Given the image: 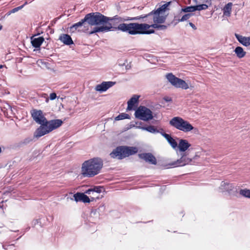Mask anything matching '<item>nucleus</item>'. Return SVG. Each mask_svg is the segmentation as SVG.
<instances>
[{
	"instance_id": "nucleus-55",
	"label": "nucleus",
	"mask_w": 250,
	"mask_h": 250,
	"mask_svg": "<svg viewBox=\"0 0 250 250\" xmlns=\"http://www.w3.org/2000/svg\"><path fill=\"white\" fill-rule=\"evenodd\" d=\"M0 26H2L1 24H0Z\"/></svg>"
},
{
	"instance_id": "nucleus-12",
	"label": "nucleus",
	"mask_w": 250,
	"mask_h": 250,
	"mask_svg": "<svg viewBox=\"0 0 250 250\" xmlns=\"http://www.w3.org/2000/svg\"><path fill=\"white\" fill-rule=\"evenodd\" d=\"M115 82H103L101 84H98L95 87V90L100 92H103L106 91L108 88L113 86Z\"/></svg>"
},
{
	"instance_id": "nucleus-21",
	"label": "nucleus",
	"mask_w": 250,
	"mask_h": 250,
	"mask_svg": "<svg viewBox=\"0 0 250 250\" xmlns=\"http://www.w3.org/2000/svg\"><path fill=\"white\" fill-rule=\"evenodd\" d=\"M234 51L237 57L239 59L243 58L246 54V52L244 51L243 48L240 46L236 47Z\"/></svg>"
},
{
	"instance_id": "nucleus-43",
	"label": "nucleus",
	"mask_w": 250,
	"mask_h": 250,
	"mask_svg": "<svg viewBox=\"0 0 250 250\" xmlns=\"http://www.w3.org/2000/svg\"><path fill=\"white\" fill-rule=\"evenodd\" d=\"M164 100L166 101L167 102H170L171 101V98L169 97H165L164 98Z\"/></svg>"
},
{
	"instance_id": "nucleus-34",
	"label": "nucleus",
	"mask_w": 250,
	"mask_h": 250,
	"mask_svg": "<svg viewBox=\"0 0 250 250\" xmlns=\"http://www.w3.org/2000/svg\"><path fill=\"white\" fill-rule=\"evenodd\" d=\"M82 201L83 203H89L90 201H91V200L88 196H87L84 193H82Z\"/></svg>"
},
{
	"instance_id": "nucleus-23",
	"label": "nucleus",
	"mask_w": 250,
	"mask_h": 250,
	"mask_svg": "<svg viewBox=\"0 0 250 250\" xmlns=\"http://www.w3.org/2000/svg\"><path fill=\"white\" fill-rule=\"evenodd\" d=\"M232 4L229 2L223 8V14L225 16L229 17L230 16Z\"/></svg>"
},
{
	"instance_id": "nucleus-53",
	"label": "nucleus",
	"mask_w": 250,
	"mask_h": 250,
	"mask_svg": "<svg viewBox=\"0 0 250 250\" xmlns=\"http://www.w3.org/2000/svg\"><path fill=\"white\" fill-rule=\"evenodd\" d=\"M1 147H0V153H1Z\"/></svg>"
},
{
	"instance_id": "nucleus-9",
	"label": "nucleus",
	"mask_w": 250,
	"mask_h": 250,
	"mask_svg": "<svg viewBox=\"0 0 250 250\" xmlns=\"http://www.w3.org/2000/svg\"><path fill=\"white\" fill-rule=\"evenodd\" d=\"M192 160L188 158V155L185 153H183L180 159L171 163H168L167 166L168 168L176 167H183L187 165H191Z\"/></svg>"
},
{
	"instance_id": "nucleus-8",
	"label": "nucleus",
	"mask_w": 250,
	"mask_h": 250,
	"mask_svg": "<svg viewBox=\"0 0 250 250\" xmlns=\"http://www.w3.org/2000/svg\"><path fill=\"white\" fill-rule=\"evenodd\" d=\"M166 77L168 82L175 87L181 88L183 89L188 88V84L185 81L175 77L172 73L167 74Z\"/></svg>"
},
{
	"instance_id": "nucleus-27",
	"label": "nucleus",
	"mask_w": 250,
	"mask_h": 250,
	"mask_svg": "<svg viewBox=\"0 0 250 250\" xmlns=\"http://www.w3.org/2000/svg\"><path fill=\"white\" fill-rule=\"evenodd\" d=\"M97 214L98 212H97V210H96L95 209H92L90 215V220L91 221H94L98 219L99 218H96V215H97Z\"/></svg>"
},
{
	"instance_id": "nucleus-46",
	"label": "nucleus",
	"mask_w": 250,
	"mask_h": 250,
	"mask_svg": "<svg viewBox=\"0 0 250 250\" xmlns=\"http://www.w3.org/2000/svg\"><path fill=\"white\" fill-rule=\"evenodd\" d=\"M118 63H119V65H121V66H123L125 64V63L124 62H121V60H119L118 61Z\"/></svg>"
},
{
	"instance_id": "nucleus-41",
	"label": "nucleus",
	"mask_w": 250,
	"mask_h": 250,
	"mask_svg": "<svg viewBox=\"0 0 250 250\" xmlns=\"http://www.w3.org/2000/svg\"><path fill=\"white\" fill-rule=\"evenodd\" d=\"M39 223H41L39 219H34L32 221V225L34 226L37 225Z\"/></svg>"
},
{
	"instance_id": "nucleus-54",
	"label": "nucleus",
	"mask_w": 250,
	"mask_h": 250,
	"mask_svg": "<svg viewBox=\"0 0 250 250\" xmlns=\"http://www.w3.org/2000/svg\"><path fill=\"white\" fill-rule=\"evenodd\" d=\"M12 245H9L8 246L9 247H11Z\"/></svg>"
},
{
	"instance_id": "nucleus-47",
	"label": "nucleus",
	"mask_w": 250,
	"mask_h": 250,
	"mask_svg": "<svg viewBox=\"0 0 250 250\" xmlns=\"http://www.w3.org/2000/svg\"><path fill=\"white\" fill-rule=\"evenodd\" d=\"M131 65L130 64H127L126 65V70L129 69L131 68Z\"/></svg>"
},
{
	"instance_id": "nucleus-25",
	"label": "nucleus",
	"mask_w": 250,
	"mask_h": 250,
	"mask_svg": "<svg viewBox=\"0 0 250 250\" xmlns=\"http://www.w3.org/2000/svg\"><path fill=\"white\" fill-rule=\"evenodd\" d=\"M97 210V212H98L97 215L96 216V218H99L100 216L102 214L105 210V206L104 204L101 205L99 207L95 209Z\"/></svg>"
},
{
	"instance_id": "nucleus-51",
	"label": "nucleus",
	"mask_w": 250,
	"mask_h": 250,
	"mask_svg": "<svg viewBox=\"0 0 250 250\" xmlns=\"http://www.w3.org/2000/svg\"><path fill=\"white\" fill-rule=\"evenodd\" d=\"M195 3H197V0H193Z\"/></svg>"
},
{
	"instance_id": "nucleus-14",
	"label": "nucleus",
	"mask_w": 250,
	"mask_h": 250,
	"mask_svg": "<svg viewBox=\"0 0 250 250\" xmlns=\"http://www.w3.org/2000/svg\"><path fill=\"white\" fill-rule=\"evenodd\" d=\"M141 159L152 165H156L157 161L155 157L151 153H143L139 155Z\"/></svg>"
},
{
	"instance_id": "nucleus-11",
	"label": "nucleus",
	"mask_w": 250,
	"mask_h": 250,
	"mask_svg": "<svg viewBox=\"0 0 250 250\" xmlns=\"http://www.w3.org/2000/svg\"><path fill=\"white\" fill-rule=\"evenodd\" d=\"M31 115L34 120L38 124H47L48 122L43 115L42 112L40 110H33Z\"/></svg>"
},
{
	"instance_id": "nucleus-7",
	"label": "nucleus",
	"mask_w": 250,
	"mask_h": 250,
	"mask_svg": "<svg viewBox=\"0 0 250 250\" xmlns=\"http://www.w3.org/2000/svg\"><path fill=\"white\" fill-rule=\"evenodd\" d=\"M135 117L141 120L147 121L153 118L152 112L148 108L140 106L136 110L135 113Z\"/></svg>"
},
{
	"instance_id": "nucleus-50",
	"label": "nucleus",
	"mask_w": 250,
	"mask_h": 250,
	"mask_svg": "<svg viewBox=\"0 0 250 250\" xmlns=\"http://www.w3.org/2000/svg\"><path fill=\"white\" fill-rule=\"evenodd\" d=\"M3 65L0 64V69L3 68Z\"/></svg>"
},
{
	"instance_id": "nucleus-17",
	"label": "nucleus",
	"mask_w": 250,
	"mask_h": 250,
	"mask_svg": "<svg viewBox=\"0 0 250 250\" xmlns=\"http://www.w3.org/2000/svg\"><path fill=\"white\" fill-rule=\"evenodd\" d=\"M236 38L238 42L245 46L250 45V37H246L237 34H235Z\"/></svg>"
},
{
	"instance_id": "nucleus-33",
	"label": "nucleus",
	"mask_w": 250,
	"mask_h": 250,
	"mask_svg": "<svg viewBox=\"0 0 250 250\" xmlns=\"http://www.w3.org/2000/svg\"><path fill=\"white\" fill-rule=\"evenodd\" d=\"M73 197L75 201H82V193L77 192L74 194Z\"/></svg>"
},
{
	"instance_id": "nucleus-35",
	"label": "nucleus",
	"mask_w": 250,
	"mask_h": 250,
	"mask_svg": "<svg viewBox=\"0 0 250 250\" xmlns=\"http://www.w3.org/2000/svg\"><path fill=\"white\" fill-rule=\"evenodd\" d=\"M191 16V14H187L184 15L181 19L178 20V22L187 21Z\"/></svg>"
},
{
	"instance_id": "nucleus-4",
	"label": "nucleus",
	"mask_w": 250,
	"mask_h": 250,
	"mask_svg": "<svg viewBox=\"0 0 250 250\" xmlns=\"http://www.w3.org/2000/svg\"><path fill=\"white\" fill-rule=\"evenodd\" d=\"M62 123L61 120L56 119L49 121L47 124H40L41 125L36 129L34 136L36 138L41 137L59 127Z\"/></svg>"
},
{
	"instance_id": "nucleus-48",
	"label": "nucleus",
	"mask_w": 250,
	"mask_h": 250,
	"mask_svg": "<svg viewBox=\"0 0 250 250\" xmlns=\"http://www.w3.org/2000/svg\"><path fill=\"white\" fill-rule=\"evenodd\" d=\"M44 97L46 98V102H47L48 101V100H49L48 98L47 97V95L46 94H44Z\"/></svg>"
},
{
	"instance_id": "nucleus-39",
	"label": "nucleus",
	"mask_w": 250,
	"mask_h": 250,
	"mask_svg": "<svg viewBox=\"0 0 250 250\" xmlns=\"http://www.w3.org/2000/svg\"><path fill=\"white\" fill-rule=\"evenodd\" d=\"M228 185V184L222 181L221 185V188L223 190H228V188H226V186Z\"/></svg>"
},
{
	"instance_id": "nucleus-45",
	"label": "nucleus",
	"mask_w": 250,
	"mask_h": 250,
	"mask_svg": "<svg viewBox=\"0 0 250 250\" xmlns=\"http://www.w3.org/2000/svg\"><path fill=\"white\" fill-rule=\"evenodd\" d=\"M211 0H203V2L208 3L209 5H210Z\"/></svg>"
},
{
	"instance_id": "nucleus-29",
	"label": "nucleus",
	"mask_w": 250,
	"mask_h": 250,
	"mask_svg": "<svg viewBox=\"0 0 250 250\" xmlns=\"http://www.w3.org/2000/svg\"><path fill=\"white\" fill-rule=\"evenodd\" d=\"M160 130L162 131V132H160V134L167 140L169 143V142H170V140L173 138L170 135L164 132L163 129L161 128Z\"/></svg>"
},
{
	"instance_id": "nucleus-16",
	"label": "nucleus",
	"mask_w": 250,
	"mask_h": 250,
	"mask_svg": "<svg viewBox=\"0 0 250 250\" xmlns=\"http://www.w3.org/2000/svg\"><path fill=\"white\" fill-rule=\"evenodd\" d=\"M190 146L191 144H190L187 140L180 139L177 146L180 151L184 152L188 149Z\"/></svg>"
},
{
	"instance_id": "nucleus-42",
	"label": "nucleus",
	"mask_w": 250,
	"mask_h": 250,
	"mask_svg": "<svg viewBox=\"0 0 250 250\" xmlns=\"http://www.w3.org/2000/svg\"><path fill=\"white\" fill-rule=\"evenodd\" d=\"M119 28L122 31H125V23H123L120 25Z\"/></svg>"
},
{
	"instance_id": "nucleus-3",
	"label": "nucleus",
	"mask_w": 250,
	"mask_h": 250,
	"mask_svg": "<svg viewBox=\"0 0 250 250\" xmlns=\"http://www.w3.org/2000/svg\"><path fill=\"white\" fill-rule=\"evenodd\" d=\"M103 161L100 158H94L85 161L82 165V174L84 177H92L100 172Z\"/></svg>"
},
{
	"instance_id": "nucleus-32",
	"label": "nucleus",
	"mask_w": 250,
	"mask_h": 250,
	"mask_svg": "<svg viewBox=\"0 0 250 250\" xmlns=\"http://www.w3.org/2000/svg\"><path fill=\"white\" fill-rule=\"evenodd\" d=\"M27 3V2H26L23 5H22L20 6H19V7H16V8L13 9L12 10H11L10 12H9L7 13V15H10L11 14L15 13V12L18 11L19 10L21 9L23 7V6Z\"/></svg>"
},
{
	"instance_id": "nucleus-2",
	"label": "nucleus",
	"mask_w": 250,
	"mask_h": 250,
	"mask_svg": "<svg viewBox=\"0 0 250 250\" xmlns=\"http://www.w3.org/2000/svg\"><path fill=\"white\" fill-rule=\"evenodd\" d=\"M170 3L171 2H168L161 5L157 9L152 11L154 23L149 24V28L152 27L159 30H165L167 28V25L162 24L165 22L167 19V14H166V12L168 10V6Z\"/></svg>"
},
{
	"instance_id": "nucleus-24",
	"label": "nucleus",
	"mask_w": 250,
	"mask_h": 250,
	"mask_svg": "<svg viewBox=\"0 0 250 250\" xmlns=\"http://www.w3.org/2000/svg\"><path fill=\"white\" fill-rule=\"evenodd\" d=\"M138 152V148L136 147L126 146V157L134 154Z\"/></svg>"
},
{
	"instance_id": "nucleus-10",
	"label": "nucleus",
	"mask_w": 250,
	"mask_h": 250,
	"mask_svg": "<svg viewBox=\"0 0 250 250\" xmlns=\"http://www.w3.org/2000/svg\"><path fill=\"white\" fill-rule=\"evenodd\" d=\"M110 156L114 159H123L125 157V146L117 147L110 153Z\"/></svg>"
},
{
	"instance_id": "nucleus-1",
	"label": "nucleus",
	"mask_w": 250,
	"mask_h": 250,
	"mask_svg": "<svg viewBox=\"0 0 250 250\" xmlns=\"http://www.w3.org/2000/svg\"><path fill=\"white\" fill-rule=\"evenodd\" d=\"M112 20L99 12L90 13L86 14L81 21L73 24L70 27V29L74 32L79 27L83 26L85 30H87L88 24L91 26L100 25V26L95 27L92 31L89 32V35L97 32H105L110 31L113 28L111 24L108 22Z\"/></svg>"
},
{
	"instance_id": "nucleus-22",
	"label": "nucleus",
	"mask_w": 250,
	"mask_h": 250,
	"mask_svg": "<svg viewBox=\"0 0 250 250\" xmlns=\"http://www.w3.org/2000/svg\"><path fill=\"white\" fill-rule=\"evenodd\" d=\"M104 189V188L102 186H94L93 188H89L85 191L86 194H90L91 192L94 191L96 193H100Z\"/></svg>"
},
{
	"instance_id": "nucleus-44",
	"label": "nucleus",
	"mask_w": 250,
	"mask_h": 250,
	"mask_svg": "<svg viewBox=\"0 0 250 250\" xmlns=\"http://www.w3.org/2000/svg\"><path fill=\"white\" fill-rule=\"evenodd\" d=\"M189 25L194 30L196 29V27L195 25L192 22H189Z\"/></svg>"
},
{
	"instance_id": "nucleus-19",
	"label": "nucleus",
	"mask_w": 250,
	"mask_h": 250,
	"mask_svg": "<svg viewBox=\"0 0 250 250\" xmlns=\"http://www.w3.org/2000/svg\"><path fill=\"white\" fill-rule=\"evenodd\" d=\"M59 40L66 45H70L73 43L71 37L68 34H62L59 37Z\"/></svg>"
},
{
	"instance_id": "nucleus-5",
	"label": "nucleus",
	"mask_w": 250,
	"mask_h": 250,
	"mask_svg": "<svg viewBox=\"0 0 250 250\" xmlns=\"http://www.w3.org/2000/svg\"><path fill=\"white\" fill-rule=\"evenodd\" d=\"M149 28V24L131 23L126 24V32L129 34H149L154 33L153 29L147 30Z\"/></svg>"
},
{
	"instance_id": "nucleus-20",
	"label": "nucleus",
	"mask_w": 250,
	"mask_h": 250,
	"mask_svg": "<svg viewBox=\"0 0 250 250\" xmlns=\"http://www.w3.org/2000/svg\"><path fill=\"white\" fill-rule=\"evenodd\" d=\"M141 128L143 130H146L150 133L156 134V133H160L162 132V131L160 129H157L153 125H149L147 126H143L141 127Z\"/></svg>"
},
{
	"instance_id": "nucleus-31",
	"label": "nucleus",
	"mask_w": 250,
	"mask_h": 250,
	"mask_svg": "<svg viewBox=\"0 0 250 250\" xmlns=\"http://www.w3.org/2000/svg\"><path fill=\"white\" fill-rule=\"evenodd\" d=\"M196 11L195 6H187L184 8L182 9V11L184 12H191Z\"/></svg>"
},
{
	"instance_id": "nucleus-37",
	"label": "nucleus",
	"mask_w": 250,
	"mask_h": 250,
	"mask_svg": "<svg viewBox=\"0 0 250 250\" xmlns=\"http://www.w3.org/2000/svg\"><path fill=\"white\" fill-rule=\"evenodd\" d=\"M125 119V113H122L121 114H119L118 116L115 117V121H119L121 120H123Z\"/></svg>"
},
{
	"instance_id": "nucleus-13",
	"label": "nucleus",
	"mask_w": 250,
	"mask_h": 250,
	"mask_svg": "<svg viewBox=\"0 0 250 250\" xmlns=\"http://www.w3.org/2000/svg\"><path fill=\"white\" fill-rule=\"evenodd\" d=\"M152 16H153V13H152V11H151L147 14L144 15H141V16L134 17V18H133L131 19H130L129 18L126 17V21L135 20H139L141 19H144L143 20L144 21L147 22L148 23L152 24L154 23Z\"/></svg>"
},
{
	"instance_id": "nucleus-26",
	"label": "nucleus",
	"mask_w": 250,
	"mask_h": 250,
	"mask_svg": "<svg viewBox=\"0 0 250 250\" xmlns=\"http://www.w3.org/2000/svg\"><path fill=\"white\" fill-rule=\"evenodd\" d=\"M239 194L243 197L250 198V189L247 188L241 189L239 191Z\"/></svg>"
},
{
	"instance_id": "nucleus-40",
	"label": "nucleus",
	"mask_w": 250,
	"mask_h": 250,
	"mask_svg": "<svg viewBox=\"0 0 250 250\" xmlns=\"http://www.w3.org/2000/svg\"><path fill=\"white\" fill-rule=\"evenodd\" d=\"M56 94L55 93H52L50 94V99L51 100H54L56 98Z\"/></svg>"
},
{
	"instance_id": "nucleus-36",
	"label": "nucleus",
	"mask_w": 250,
	"mask_h": 250,
	"mask_svg": "<svg viewBox=\"0 0 250 250\" xmlns=\"http://www.w3.org/2000/svg\"><path fill=\"white\" fill-rule=\"evenodd\" d=\"M169 144L170 145L171 147L173 148H176L178 146L177 143L173 138H172L170 140V142H169Z\"/></svg>"
},
{
	"instance_id": "nucleus-28",
	"label": "nucleus",
	"mask_w": 250,
	"mask_h": 250,
	"mask_svg": "<svg viewBox=\"0 0 250 250\" xmlns=\"http://www.w3.org/2000/svg\"><path fill=\"white\" fill-rule=\"evenodd\" d=\"M208 5L207 4H202L199 5H195V8L196 9V11H201L202 10H206L208 9Z\"/></svg>"
},
{
	"instance_id": "nucleus-6",
	"label": "nucleus",
	"mask_w": 250,
	"mask_h": 250,
	"mask_svg": "<svg viewBox=\"0 0 250 250\" xmlns=\"http://www.w3.org/2000/svg\"><path fill=\"white\" fill-rule=\"evenodd\" d=\"M169 125L174 128L184 132H188L194 128L188 121L180 117H174L169 121Z\"/></svg>"
},
{
	"instance_id": "nucleus-15",
	"label": "nucleus",
	"mask_w": 250,
	"mask_h": 250,
	"mask_svg": "<svg viewBox=\"0 0 250 250\" xmlns=\"http://www.w3.org/2000/svg\"><path fill=\"white\" fill-rule=\"evenodd\" d=\"M36 36L31 38V42L32 46L36 48H40L41 44L44 41V39L42 37L35 38Z\"/></svg>"
},
{
	"instance_id": "nucleus-49",
	"label": "nucleus",
	"mask_w": 250,
	"mask_h": 250,
	"mask_svg": "<svg viewBox=\"0 0 250 250\" xmlns=\"http://www.w3.org/2000/svg\"><path fill=\"white\" fill-rule=\"evenodd\" d=\"M129 115L127 114H126V119H129Z\"/></svg>"
},
{
	"instance_id": "nucleus-38",
	"label": "nucleus",
	"mask_w": 250,
	"mask_h": 250,
	"mask_svg": "<svg viewBox=\"0 0 250 250\" xmlns=\"http://www.w3.org/2000/svg\"><path fill=\"white\" fill-rule=\"evenodd\" d=\"M91 199V201H94L95 199L98 198V197L96 196V193L93 191V192H91L90 194H88Z\"/></svg>"
},
{
	"instance_id": "nucleus-18",
	"label": "nucleus",
	"mask_w": 250,
	"mask_h": 250,
	"mask_svg": "<svg viewBox=\"0 0 250 250\" xmlns=\"http://www.w3.org/2000/svg\"><path fill=\"white\" fill-rule=\"evenodd\" d=\"M140 96L134 95L127 102V109L130 110L133 109L135 104L138 102Z\"/></svg>"
},
{
	"instance_id": "nucleus-52",
	"label": "nucleus",
	"mask_w": 250,
	"mask_h": 250,
	"mask_svg": "<svg viewBox=\"0 0 250 250\" xmlns=\"http://www.w3.org/2000/svg\"><path fill=\"white\" fill-rule=\"evenodd\" d=\"M2 26H0V30L2 29Z\"/></svg>"
},
{
	"instance_id": "nucleus-30",
	"label": "nucleus",
	"mask_w": 250,
	"mask_h": 250,
	"mask_svg": "<svg viewBox=\"0 0 250 250\" xmlns=\"http://www.w3.org/2000/svg\"><path fill=\"white\" fill-rule=\"evenodd\" d=\"M160 130L162 131V132H160V134L167 140L169 143V142H170V140L173 138L170 135L164 132L163 129L161 128Z\"/></svg>"
}]
</instances>
